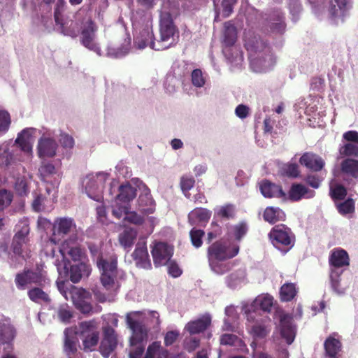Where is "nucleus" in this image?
<instances>
[{
  "label": "nucleus",
  "mask_w": 358,
  "mask_h": 358,
  "mask_svg": "<svg viewBox=\"0 0 358 358\" xmlns=\"http://www.w3.org/2000/svg\"><path fill=\"white\" fill-rule=\"evenodd\" d=\"M239 245L234 243H229L219 240L213 243L207 250V257L210 265L216 272L223 273L231 269L230 264H226L223 268L217 266L220 262H224L236 257L239 252Z\"/></svg>",
  "instance_id": "f257e3e1"
},
{
  "label": "nucleus",
  "mask_w": 358,
  "mask_h": 358,
  "mask_svg": "<svg viewBox=\"0 0 358 358\" xmlns=\"http://www.w3.org/2000/svg\"><path fill=\"white\" fill-rule=\"evenodd\" d=\"M96 266L100 271V282L104 289L113 291L120 287L119 280L124 279L126 274L118 270L116 256L105 259L100 255L96 259Z\"/></svg>",
  "instance_id": "f03ea898"
},
{
  "label": "nucleus",
  "mask_w": 358,
  "mask_h": 358,
  "mask_svg": "<svg viewBox=\"0 0 358 358\" xmlns=\"http://www.w3.org/2000/svg\"><path fill=\"white\" fill-rule=\"evenodd\" d=\"M46 271L43 264H36L34 269L24 268L15 277V283L20 290H24L28 285H36L43 287L47 282Z\"/></svg>",
  "instance_id": "7ed1b4c3"
},
{
  "label": "nucleus",
  "mask_w": 358,
  "mask_h": 358,
  "mask_svg": "<svg viewBox=\"0 0 358 358\" xmlns=\"http://www.w3.org/2000/svg\"><path fill=\"white\" fill-rule=\"evenodd\" d=\"M268 237L273 245L277 248H292L295 242V236L290 228L285 224H278L274 226L268 234Z\"/></svg>",
  "instance_id": "20e7f679"
},
{
  "label": "nucleus",
  "mask_w": 358,
  "mask_h": 358,
  "mask_svg": "<svg viewBox=\"0 0 358 358\" xmlns=\"http://www.w3.org/2000/svg\"><path fill=\"white\" fill-rule=\"evenodd\" d=\"M160 40L157 43L168 44L169 48L178 37V30L173 22L172 15L168 11H162L159 19Z\"/></svg>",
  "instance_id": "39448f33"
},
{
  "label": "nucleus",
  "mask_w": 358,
  "mask_h": 358,
  "mask_svg": "<svg viewBox=\"0 0 358 358\" xmlns=\"http://www.w3.org/2000/svg\"><path fill=\"white\" fill-rule=\"evenodd\" d=\"M96 31L97 26L95 22L91 17H87L83 22V30L81 31L80 41L85 48L101 56V48L95 41Z\"/></svg>",
  "instance_id": "423d86ee"
},
{
  "label": "nucleus",
  "mask_w": 358,
  "mask_h": 358,
  "mask_svg": "<svg viewBox=\"0 0 358 358\" xmlns=\"http://www.w3.org/2000/svg\"><path fill=\"white\" fill-rule=\"evenodd\" d=\"M57 266L59 272H61L63 269L65 274H69V279L73 283L80 282L84 276L88 277L92 271L91 265L87 262L71 265L70 262L66 260L62 268L61 264H57Z\"/></svg>",
  "instance_id": "0eeeda50"
},
{
  "label": "nucleus",
  "mask_w": 358,
  "mask_h": 358,
  "mask_svg": "<svg viewBox=\"0 0 358 358\" xmlns=\"http://www.w3.org/2000/svg\"><path fill=\"white\" fill-rule=\"evenodd\" d=\"M140 312H134L133 315H139ZM132 313L127 315L126 320L129 327L132 331V336L130 338V344L131 346L141 344L148 338V330L142 322L134 320L131 317Z\"/></svg>",
  "instance_id": "6e6552de"
},
{
  "label": "nucleus",
  "mask_w": 358,
  "mask_h": 358,
  "mask_svg": "<svg viewBox=\"0 0 358 358\" xmlns=\"http://www.w3.org/2000/svg\"><path fill=\"white\" fill-rule=\"evenodd\" d=\"M134 45L141 50L150 46V48L157 51L169 48L168 44L155 43L152 29L148 27L141 30L138 35L134 38Z\"/></svg>",
  "instance_id": "1a4fd4ad"
},
{
  "label": "nucleus",
  "mask_w": 358,
  "mask_h": 358,
  "mask_svg": "<svg viewBox=\"0 0 358 358\" xmlns=\"http://www.w3.org/2000/svg\"><path fill=\"white\" fill-rule=\"evenodd\" d=\"M156 267L166 265L173 254V249L166 243H157L151 250Z\"/></svg>",
  "instance_id": "9d476101"
},
{
  "label": "nucleus",
  "mask_w": 358,
  "mask_h": 358,
  "mask_svg": "<svg viewBox=\"0 0 358 358\" xmlns=\"http://www.w3.org/2000/svg\"><path fill=\"white\" fill-rule=\"evenodd\" d=\"M87 17H90L89 16H84L80 17L79 15L76 17V20H63L61 21V23L56 24L59 26L62 33L65 35L70 36L71 38H76L78 36L83 30V22L86 20Z\"/></svg>",
  "instance_id": "9b49d317"
},
{
  "label": "nucleus",
  "mask_w": 358,
  "mask_h": 358,
  "mask_svg": "<svg viewBox=\"0 0 358 358\" xmlns=\"http://www.w3.org/2000/svg\"><path fill=\"white\" fill-rule=\"evenodd\" d=\"M117 345V336L115 330L111 327H107L103 330V338L99 346L100 353L105 358H108L115 350Z\"/></svg>",
  "instance_id": "f8f14e48"
},
{
  "label": "nucleus",
  "mask_w": 358,
  "mask_h": 358,
  "mask_svg": "<svg viewBox=\"0 0 358 358\" xmlns=\"http://www.w3.org/2000/svg\"><path fill=\"white\" fill-rule=\"evenodd\" d=\"M280 334L288 345L292 344L295 338L296 328L292 324V317L286 313L280 315Z\"/></svg>",
  "instance_id": "ddd939ff"
},
{
  "label": "nucleus",
  "mask_w": 358,
  "mask_h": 358,
  "mask_svg": "<svg viewBox=\"0 0 358 358\" xmlns=\"http://www.w3.org/2000/svg\"><path fill=\"white\" fill-rule=\"evenodd\" d=\"M131 256L137 267L144 269H150L152 268L146 243L145 241H139L137 243Z\"/></svg>",
  "instance_id": "4468645a"
},
{
  "label": "nucleus",
  "mask_w": 358,
  "mask_h": 358,
  "mask_svg": "<svg viewBox=\"0 0 358 358\" xmlns=\"http://www.w3.org/2000/svg\"><path fill=\"white\" fill-rule=\"evenodd\" d=\"M299 163L313 172L322 171L325 166L324 160L313 152H304L299 159Z\"/></svg>",
  "instance_id": "2eb2a0df"
},
{
  "label": "nucleus",
  "mask_w": 358,
  "mask_h": 358,
  "mask_svg": "<svg viewBox=\"0 0 358 358\" xmlns=\"http://www.w3.org/2000/svg\"><path fill=\"white\" fill-rule=\"evenodd\" d=\"M59 251L62 253L64 258L65 255H67L75 262H89V260L87 259V257L85 252V250L84 248H82L79 245L70 246L69 242L68 241H65L62 243V248L59 250Z\"/></svg>",
  "instance_id": "dca6fc26"
},
{
  "label": "nucleus",
  "mask_w": 358,
  "mask_h": 358,
  "mask_svg": "<svg viewBox=\"0 0 358 358\" xmlns=\"http://www.w3.org/2000/svg\"><path fill=\"white\" fill-rule=\"evenodd\" d=\"M64 350L69 358H71L78 350L79 343L77 332L72 328H66L64 331Z\"/></svg>",
  "instance_id": "f3484780"
},
{
  "label": "nucleus",
  "mask_w": 358,
  "mask_h": 358,
  "mask_svg": "<svg viewBox=\"0 0 358 358\" xmlns=\"http://www.w3.org/2000/svg\"><path fill=\"white\" fill-rule=\"evenodd\" d=\"M30 240L13 237L10 249L13 254L27 261L31 257V250L28 248Z\"/></svg>",
  "instance_id": "a211bd4d"
},
{
  "label": "nucleus",
  "mask_w": 358,
  "mask_h": 358,
  "mask_svg": "<svg viewBox=\"0 0 358 358\" xmlns=\"http://www.w3.org/2000/svg\"><path fill=\"white\" fill-rule=\"evenodd\" d=\"M74 228H76V223L73 218L57 217L52 225L53 236L58 235L63 237L69 234Z\"/></svg>",
  "instance_id": "6ab92c4d"
},
{
  "label": "nucleus",
  "mask_w": 358,
  "mask_h": 358,
  "mask_svg": "<svg viewBox=\"0 0 358 358\" xmlns=\"http://www.w3.org/2000/svg\"><path fill=\"white\" fill-rule=\"evenodd\" d=\"M211 324V317L206 313L197 320L189 322L186 326V330L190 334H197L206 331Z\"/></svg>",
  "instance_id": "aec40b11"
},
{
  "label": "nucleus",
  "mask_w": 358,
  "mask_h": 358,
  "mask_svg": "<svg viewBox=\"0 0 358 358\" xmlns=\"http://www.w3.org/2000/svg\"><path fill=\"white\" fill-rule=\"evenodd\" d=\"M14 327L8 322H0V345H6V348L13 350L12 342L15 337Z\"/></svg>",
  "instance_id": "412c9836"
},
{
  "label": "nucleus",
  "mask_w": 358,
  "mask_h": 358,
  "mask_svg": "<svg viewBox=\"0 0 358 358\" xmlns=\"http://www.w3.org/2000/svg\"><path fill=\"white\" fill-rule=\"evenodd\" d=\"M57 142L50 138H41L38 143V153L40 157H52L56 154Z\"/></svg>",
  "instance_id": "4be33fe9"
},
{
  "label": "nucleus",
  "mask_w": 358,
  "mask_h": 358,
  "mask_svg": "<svg viewBox=\"0 0 358 358\" xmlns=\"http://www.w3.org/2000/svg\"><path fill=\"white\" fill-rule=\"evenodd\" d=\"M90 293L85 289H79L73 296L76 308L83 314H89L92 310V306L85 299L89 298Z\"/></svg>",
  "instance_id": "5701e85b"
},
{
  "label": "nucleus",
  "mask_w": 358,
  "mask_h": 358,
  "mask_svg": "<svg viewBox=\"0 0 358 358\" xmlns=\"http://www.w3.org/2000/svg\"><path fill=\"white\" fill-rule=\"evenodd\" d=\"M260 190L265 197L283 198L285 196V193L280 185L273 183L267 180L262 182Z\"/></svg>",
  "instance_id": "b1692460"
},
{
  "label": "nucleus",
  "mask_w": 358,
  "mask_h": 358,
  "mask_svg": "<svg viewBox=\"0 0 358 358\" xmlns=\"http://www.w3.org/2000/svg\"><path fill=\"white\" fill-rule=\"evenodd\" d=\"M306 194V198H311L315 196V192L301 183H293L288 192L289 199L292 201H299Z\"/></svg>",
  "instance_id": "393cba45"
},
{
  "label": "nucleus",
  "mask_w": 358,
  "mask_h": 358,
  "mask_svg": "<svg viewBox=\"0 0 358 358\" xmlns=\"http://www.w3.org/2000/svg\"><path fill=\"white\" fill-rule=\"evenodd\" d=\"M349 256L343 249H334L329 256V264L335 268H341L349 265Z\"/></svg>",
  "instance_id": "a878e982"
},
{
  "label": "nucleus",
  "mask_w": 358,
  "mask_h": 358,
  "mask_svg": "<svg viewBox=\"0 0 358 358\" xmlns=\"http://www.w3.org/2000/svg\"><path fill=\"white\" fill-rule=\"evenodd\" d=\"M31 139V136L29 130L24 129L18 134L15 143L20 148L22 151L26 153H30L32 150Z\"/></svg>",
  "instance_id": "bb28decb"
},
{
  "label": "nucleus",
  "mask_w": 358,
  "mask_h": 358,
  "mask_svg": "<svg viewBox=\"0 0 358 358\" xmlns=\"http://www.w3.org/2000/svg\"><path fill=\"white\" fill-rule=\"evenodd\" d=\"M27 296L31 301L36 303H49L51 301L48 294L39 286L29 289L27 292Z\"/></svg>",
  "instance_id": "cd10ccee"
},
{
  "label": "nucleus",
  "mask_w": 358,
  "mask_h": 358,
  "mask_svg": "<svg viewBox=\"0 0 358 358\" xmlns=\"http://www.w3.org/2000/svg\"><path fill=\"white\" fill-rule=\"evenodd\" d=\"M264 220L270 224H274L278 221L284 220L285 213L280 208L267 207L263 213Z\"/></svg>",
  "instance_id": "c85d7f7f"
},
{
  "label": "nucleus",
  "mask_w": 358,
  "mask_h": 358,
  "mask_svg": "<svg viewBox=\"0 0 358 358\" xmlns=\"http://www.w3.org/2000/svg\"><path fill=\"white\" fill-rule=\"evenodd\" d=\"M136 237V230L132 228L126 229L120 234L119 242L125 250H129L134 245Z\"/></svg>",
  "instance_id": "c756f323"
},
{
  "label": "nucleus",
  "mask_w": 358,
  "mask_h": 358,
  "mask_svg": "<svg viewBox=\"0 0 358 358\" xmlns=\"http://www.w3.org/2000/svg\"><path fill=\"white\" fill-rule=\"evenodd\" d=\"M270 319L266 317L261 323H256L252 327L253 336L258 338H264L271 331Z\"/></svg>",
  "instance_id": "7c9ffc66"
},
{
  "label": "nucleus",
  "mask_w": 358,
  "mask_h": 358,
  "mask_svg": "<svg viewBox=\"0 0 358 358\" xmlns=\"http://www.w3.org/2000/svg\"><path fill=\"white\" fill-rule=\"evenodd\" d=\"M237 39V31L236 27L230 22L224 23L223 43L226 47L233 46Z\"/></svg>",
  "instance_id": "2f4dec72"
},
{
  "label": "nucleus",
  "mask_w": 358,
  "mask_h": 358,
  "mask_svg": "<svg viewBox=\"0 0 358 358\" xmlns=\"http://www.w3.org/2000/svg\"><path fill=\"white\" fill-rule=\"evenodd\" d=\"M324 347L328 357L330 358H336L341 349V343L339 340L329 336L326 339Z\"/></svg>",
  "instance_id": "473e14b6"
},
{
  "label": "nucleus",
  "mask_w": 358,
  "mask_h": 358,
  "mask_svg": "<svg viewBox=\"0 0 358 358\" xmlns=\"http://www.w3.org/2000/svg\"><path fill=\"white\" fill-rule=\"evenodd\" d=\"M348 9L347 0H334L330 1L329 13L332 17L344 15Z\"/></svg>",
  "instance_id": "72a5a7b5"
},
{
  "label": "nucleus",
  "mask_w": 358,
  "mask_h": 358,
  "mask_svg": "<svg viewBox=\"0 0 358 358\" xmlns=\"http://www.w3.org/2000/svg\"><path fill=\"white\" fill-rule=\"evenodd\" d=\"M341 169L343 173L349 175L355 178H358V160L347 158L341 164Z\"/></svg>",
  "instance_id": "f704fd0d"
},
{
  "label": "nucleus",
  "mask_w": 358,
  "mask_h": 358,
  "mask_svg": "<svg viewBox=\"0 0 358 358\" xmlns=\"http://www.w3.org/2000/svg\"><path fill=\"white\" fill-rule=\"evenodd\" d=\"M30 233L29 222L28 218L23 217L19 220L15 227L14 237L21 238L26 240H30L29 235Z\"/></svg>",
  "instance_id": "c9c22d12"
},
{
  "label": "nucleus",
  "mask_w": 358,
  "mask_h": 358,
  "mask_svg": "<svg viewBox=\"0 0 358 358\" xmlns=\"http://www.w3.org/2000/svg\"><path fill=\"white\" fill-rule=\"evenodd\" d=\"M220 343L222 345L234 346L238 348L245 347L243 340L233 334H224L220 338Z\"/></svg>",
  "instance_id": "e433bc0d"
},
{
  "label": "nucleus",
  "mask_w": 358,
  "mask_h": 358,
  "mask_svg": "<svg viewBox=\"0 0 358 358\" xmlns=\"http://www.w3.org/2000/svg\"><path fill=\"white\" fill-rule=\"evenodd\" d=\"M136 196V189L131 185H122L119 188L118 199L122 202H129Z\"/></svg>",
  "instance_id": "4c0bfd02"
},
{
  "label": "nucleus",
  "mask_w": 358,
  "mask_h": 358,
  "mask_svg": "<svg viewBox=\"0 0 358 358\" xmlns=\"http://www.w3.org/2000/svg\"><path fill=\"white\" fill-rule=\"evenodd\" d=\"M296 293L297 291L294 283H285L280 287V299L282 301H290L295 297Z\"/></svg>",
  "instance_id": "58836bf2"
},
{
  "label": "nucleus",
  "mask_w": 358,
  "mask_h": 358,
  "mask_svg": "<svg viewBox=\"0 0 358 358\" xmlns=\"http://www.w3.org/2000/svg\"><path fill=\"white\" fill-rule=\"evenodd\" d=\"M97 323L95 320L84 321L78 324V334L83 338L96 332Z\"/></svg>",
  "instance_id": "ea45409f"
},
{
  "label": "nucleus",
  "mask_w": 358,
  "mask_h": 358,
  "mask_svg": "<svg viewBox=\"0 0 358 358\" xmlns=\"http://www.w3.org/2000/svg\"><path fill=\"white\" fill-rule=\"evenodd\" d=\"M255 303L264 312L270 313L273 306V297L269 294L258 296Z\"/></svg>",
  "instance_id": "a19ab883"
},
{
  "label": "nucleus",
  "mask_w": 358,
  "mask_h": 358,
  "mask_svg": "<svg viewBox=\"0 0 358 358\" xmlns=\"http://www.w3.org/2000/svg\"><path fill=\"white\" fill-rule=\"evenodd\" d=\"M99 340V331L83 338V350L85 352H91L94 350Z\"/></svg>",
  "instance_id": "79ce46f5"
},
{
  "label": "nucleus",
  "mask_w": 358,
  "mask_h": 358,
  "mask_svg": "<svg viewBox=\"0 0 358 358\" xmlns=\"http://www.w3.org/2000/svg\"><path fill=\"white\" fill-rule=\"evenodd\" d=\"M29 180L25 177L17 178L14 185V189L20 196H26L29 193Z\"/></svg>",
  "instance_id": "37998d69"
},
{
  "label": "nucleus",
  "mask_w": 358,
  "mask_h": 358,
  "mask_svg": "<svg viewBox=\"0 0 358 358\" xmlns=\"http://www.w3.org/2000/svg\"><path fill=\"white\" fill-rule=\"evenodd\" d=\"M129 50V43L119 47L109 46L107 48V56L112 58H120L125 56Z\"/></svg>",
  "instance_id": "c03bdc74"
},
{
  "label": "nucleus",
  "mask_w": 358,
  "mask_h": 358,
  "mask_svg": "<svg viewBox=\"0 0 358 358\" xmlns=\"http://www.w3.org/2000/svg\"><path fill=\"white\" fill-rule=\"evenodd\" d=\"M211 212L203 208H196L189 214V218H195L200 222H207L210 218Z\"/></svg>",
  "instance_id": "a18cd8bd"
},
{
  "label": "nucleus",
  "mask_w": 358,
  "mask_h": 358,
  "mask_svg": "<svg viewBox=\"0 0 358 358\" xmlns=\"http://www.w3.org/2000/svg\"><path fill=\"white\" fill-rule=\"evenodd\" d=\"M13 200V193L6 189H0V212L3 211L12 203Z\"/></svg>",
  "instance_id": "49530a36"
},
{
  "label": "nucleus",
  "mask_w": 358,
  "mask_h": 358,
  "mask_svg": "<svg viewBox=\"0 0 358 358\" xmlns=\"http://www.w3.org/2000/svg\"><path fill=\"white\" fill-rule=\"evenodd\" d=\"M339 152L343 157H358V143H348L340 148Z\"/></svg>",
  "instance_id": "de8ad7c7"
},
{
  "label": "nucleus",
  "mask_w": 358,
  "mask_h": 358,
  "mask_svg": "<svg viewBox=\"0 0 358 358\" xmlns=\"http://www.w3.org/2000/svg\"><path fill=\"white\" fill-rule=\"evenodd\" d=\"M10 124L11 118L9 113L6 110H0V136L7 133Z\"/></svg>",
  "instance_id": "09e8293b"
},
{
  "label": "nucleus",
  "mask_w": 358,
  "mask_h": 358,
  "mask_svg": "<svg viewBox=\"0 0 358 358\" xmlns=\"http://www.w3.org/2000/svg\"><path fill=\"white\" fill-rule=\"evenodd\" d=\"M195 180L192 177L182 176L180 181L181 190L186 198L189 199V191L194 186Z\"/></svg>",
  "instance_id": "8fccbe9b"
},
{
  "label": "nucleus",
  "mask_w": 358,
  "mask_h": 358,
  "mask_svg": "<svg viewBox=\"0 0 358 358\" xmlns=\"http://www.w3.org/2000/svg\"><path fill=\"white\" fill-rule=\"evenodd\" d=\"M57 316L62 322L68 324L73 317V313L70 307L66 303H64L59 307L57 310Z\"/></svg>",
  "instance_id": "3c124183"
},
{
  "label": "nucleus",
  "mask_w": 358,
  "mask_h": 358,
  "mask_svg": "<svg viewBox=\"0 0 358 358\" xmlns=\"http://www.w3.org/2000/svg\"><path fill=\"white\" fill-rule=\"evenodd\" d=\"M205 234V232L202 229H198L196 228H193L189 231V237L191 240V243L194 247L196 248H200L203 244V237Z\"/></svg>",
  "instance_id": "603ef678"
},
{
  "label": "nucleus",
  "mask_w": 358,
  "mask_h": 358,
  "mask_svg": "<svg viewBox=\"0 0 358 358\" xmlns=\"http://www.w3.org/2000/svg\"><path fill=\"white\" fill-rule=\"evenodd\" d=\"M216 214L222 218L227 220L233 218L235 215V207L233 204H226L221 206L216 212Z\"/></svg>",
  "instance_id": "864d4df0"
},
{
  "label": "nucleus",
  "mask_w": 358,
  "mask_h": 358,
  "mask_svg": "<svg viewBox=\"0 0 358 358\" xmlns=\"http://www.w3.org/2000/svg\"><path fill=\"white\" fill-rule=\"evenodd\" d=\"M347 195V189L342 185H336L330 189V196L334 200H343Z\"/></svg>",
  "instance_id": "5fc2aeb1"
},
{
  "label": "nucleus",
  "mask_w": 358,
  "mask_h": 358,
  "mask_svg": "<svg viewBox=\"0 0 358 358\" xmlns=\"http://www.w3.org/2000/svg\"><path fill=\"white\" fill-rule=\"evenodd\" d=\"M338 212L342 215L352 213L355 211V202L352 199H348L337 206Z\"/></svg>",
  "instance_id": "6e6d98bb"
},
{
  "label": "nucleus",
  "mask_w": 358,
  "mask_h": 358,
  "mask_svg": "<svg viewBox=\"0 0 358 358\" xmlns=\"http://www.w3.org/2000/svg\"><path fill=\"white\" fill-rule=\"evenodd\" d=\"M248 227L245 222H239L233 228L234 236L236 241H240L247 234Z\"/></svg>",
  "instance_id": "4d7b16f0"
},
{
  "label": "nucleus",
  "mask_w": 358,
  "mask_h": 358,
  "mask_svg": "<svg viewBox=\"0 0 358 358\" xmlns=\"http://www.w3.org/2000/svg\"><path fill=\"white\" fill-rule=\"evenodd\" d=\"M322 180L323 178L313 173L308 174L304 179L306 183L314 189L319 188Z\"/></svg>",
  "instance_id": "13d9d810"
},
{
  "label": "nucleus",
  "mask_w": 358,
  "mask_h": 358,
  "mask_svg": "<svg viewBox=\"0 0 358 358\" xmlns=\"http://www.w3.org/2000/svg\"><path fill=\"white\" fill-rule=\"evenodd\" d=\"M66 4L65 0H57L55 10H54V18L55 23H61V21L64 20L62 13Z\"/></svg>",
  "instance_id": "bf43d9fd"
},
{
  "label": "nucleus",
  "mask_w": 358,
  "mask_h": 358,
  "mask_svg": "<svg viewBox=\"0 0 358 358\" xmlns=\"http://www.w3.org/2000/svg\"><path fill=\"white\" fill-rule=\"evenodd\" d=\"M162 349L160 341H154L148 345L144 358H155V355L159 354Z\"/></svg>",
  "instance_id": "052dcab7"
},
{
  "label": "nucleus",
  "mask_w": 358,
  "mask_h": 358,
  "mask_svg": "<svg viewBox=\"0 0 358 358\" xmlns=\"http://www.w3.org/2000/svg\"><path fill=\"white\" fill-rule=\"evenodd\" d=\"M124 220L136 225H141L145 221L143 216L138 215L134 211H127V215L124 216Z\"/></svg>",
  "instance_id": "680f3d73"
},
{
  "label": "nucleus",
  "mask_w": 358,
  "mask_h": 358,
  "mask_svg": "<svg viewBox=\"0 0 358 358\" xmlns=\"http://www.w3.org/2000/svg\"><path fill=\"white\" fill-rule=\"evenodd\" d=\"M277 22H273L271 24V29L273 32L282 34L285 29V24L284 22V17L280 14L277 15Z\"/></svg>",
  "instance_id": "e2e57ef3"
},
{
  "label": "nucleus",
  "mask_w": 358,
  "mask_h": 358,
  "mask_svg": "<svg viewBox=\"0 0 358 358\" xmlns=\"http://www.w3.org/2000/svg\"><path fill=\"white\" fill-rule=\"evenodd\" d=\"M237 0H222V15L224 17H229L234 10V6L236 3Z\"/></svg>",
  "instance_id": "0e129e2a"
},
{
  "label": "nucleus",
  "mask_w": 358,
  "mask_h": 358,
  "mask_svg": "<svg viewBox=\"0 0 358 358\" xmlns=\"http://www.w3.org/2000/svg\"><path fill=\"white\" fill-rule=\"evenodd\" d=\"M285 174L290 178H297L300 175L299 165L296 163L288 164L285 167Z\"/></svg>",
  "instance_id": "69168bd1"
},
{
  "label": "nucleus",
  "mask_w": 358,
  "mask_h": 358,
  "mask_svg": "<svg viewBox=\"0 0 358 358\" xmlns=\"http://www.w3.org/2000/svg\"><path fill=\"white\" fill-rule=\"evenodd\" d=\"M192 82L194 86L199 87H201L204 85L205 80L200 69H196L193 70L192 72Z\"/></svg>",
  "instance_id": "338daca9"
},
{
  "label": "nucleus",
  "mask_w": 358,
  "mask_h": 358,
  "mask_svg": "<svg viewBox=\"0 0 358 358\" xmlns=\"http://www.w3.org/2000/svg\"><path fill=\"white\" fill-rule=\"evenodd\" d=\"M180 333L178 331H169L164 336V345L170 346L173 345L178 338Z\"/></svg>",
  "instance_id": "774afa93"
}]
</instances>
